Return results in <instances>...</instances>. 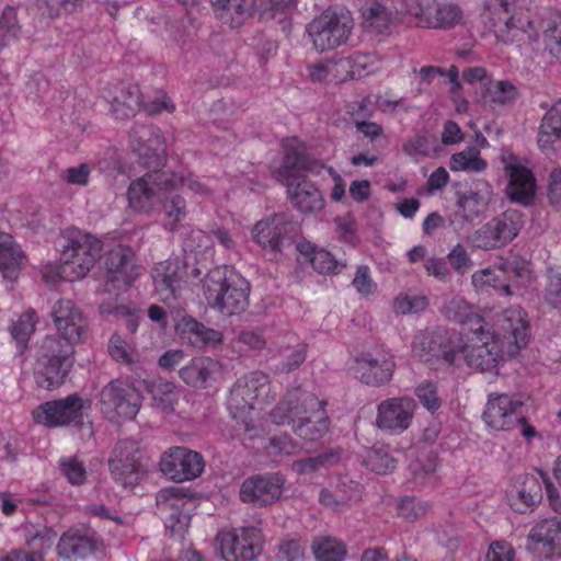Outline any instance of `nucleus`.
I'll return each instance as SVG.
<instances>
[{
    "mask_svg": "<svg viewBox=\"0 0 561 561\" xmlns=\"http://www.w3.org/2000/svg\"><path fill=\"white\" fill-rule=\"evenodd\" d=\"M50 317L58 335L44 340L34 366L36 385L47 390L64 383L73 365V346L83 341L87 330L84 317L71 299L54 302Z\"/></svg>",
    "mask_w": 561,
    "mask_h": 561,
    "instance_id": "1",
    "label": "nucleus"
},
{
    "mask_svg": "<svg viewBox=\"0 0 561 561\" xmlns=\"http://www.w3.org/2000/svg\"><path fill=\"white\" fill-rule=\"evenodd\" d=\"M526 314L519 307L504 312L503 341L489 327L460 336L456 341L457 359L462 357L469 367L481 371H495L506 356L513 357L527 344L529 332Z\"/></svg>",
    "mask_w": 561,
    "mask_h": 561,
    "instance_id": "2",
    "label": "nucleus"
},
{
    "mask_svg": "<svg viewBox=\"0 0 561 561\" xmlns=\"http://www.w3.org/2000/svg\"><path fill=\"white\" fill-rule=\"evenodd\" d=\"M542 33L545 49L557 56L561 51V12L549 10L531 16L529 12H518L504 22V27L495 30V37L504 44H517L523 56L535 59L542 47L539 42Z\"/></svg>",
    "mask_w": 561,
    "mask_h": 561,
    "instance_id": "3",
    "label": "nucleus"
},
{
    "mask_svg": "<svg viewBox=\"0 0 561 561\" xmlns=\"http://www.w3.org/2000/svg\"><path fill=\"white\" fill-rule=\"evenodd\" d=\"M283 162L274 176L287 187L290 203L301 213H314L323 208V197L319 188L307 179L306 172L312 169L306 142L298 137L282 140Z\"/></svg>",
    "mask_w": 561,
    "mask_h": 561,
    "instance_id": "4",
    "label": "nucleus"
},
{
    "mask_svg": "<svg viewBox=\"0 0 561 561\" xmlns=\"http://www.w3.org/2000/svg\"><path fill=\"white\" fill-rule=\"evenodd\" d=\"M102 241L77 228H68L62 233V244L57 263H48L42 270L47 285L58 280L76 282L84 278L100 256Z\"/></svg>",
    "mask_w": 561,
    "mask_h": 561,
    "instance_id": "5",
    "label": "nucleus"
},
{
    "mask_svg": "<svg viewBox=\"0 0 561 561\" xmlns=\"http://www.w3.org/2000/svg\"><path fill=\"white\" fill-rule=\"evenodd\" d=\"M325 405L313 393L296 388L286 393L270 416L274 424L291 425L300 438L316 442L329 430Z\"/></svg>",
    "mask_w": 561,
    "mask_h": 561,
    "instance_id": "6",
    "label": "nucleus"
},
{
    "mask_svg": "<svg viewBox=\"0 0 561 561\" xmlns=\"http://www.w3.org/2000/svg\"><path fill=\"white\" fill-rule=\"evenodd\" d=\"M249 294L248 280L227 267L210 271L204 280L207 304L225 316L243 312L249 305Z\"/></svg>",
    "mask_w": 561,
    "mask_h": 561,
    "instance_id": "7",
    "label": "nucleus"
},
{
    "mask_svg": "<svg viewBox=\"0 0 561 561\" xmlns=\"http://www.w3.org/2000/svg\"><path fill=\"white\" fill-rule=\"evenodd\" d=\"M354 18L344 5L334 4L314 16L306 32L318 51H328L346 45L354 31Z\"/></svg>",
    "mask_w": 561,
    "mask_h": 561,
    "instance_id": "8",
    "label": "nucleus"
},
{
    "mask_svg": "<svg viewBox=\"0 0 561 561\" xmlns=\"http://www.w3.org/2000/svg\"><path fill=\"white\" fill-rule=\"evenodd\" d=\"M531 280L530 263L518 259L501 261L474 272L471 277V283L478 291L494 289L505 297L522 294V289L529 287Z\"/></svg>",
    "mask_w": 561,
    "mask_h": 561,
    "instance_id": "9",
    "label": "nucleus"
},
{
    "mask_svg": "<svg viewBox=\"0 0 561 561\" xmlns=\"http://www.w3.org/2000/svg\"><path fill=\"white\" fill-rule=\"evenodd\" d=\"M91 401L79 393L41 403L32 411L33 421L48 428L81 427Z\"/></svg>",
    "mask_w": 561,
    "mask_h": 561,
    "instance_id": "10",
    "label": "nucleus"
},
{
    "mask_svg": "<svg viewBox=\"0 0 561 561\" xmlns=\"http://www.w3.org/2000/svg\"><path fill=\"white\" fill-rule=\"evenodd\" d=\"M396 3L422 28L450 30L462 20L461 8L450 0H396Z\"/></svg>",
    "mask_w": 561,
    "mask_h": 561,
    "instance_id": "11",
    "label": "nucleus"
},
{
    "mask_svg": "<svg viewBox=\"0 0 561 561\" xmlns=\"http://www.w3.org/2000/svg\"><path fill=\"white\" fill-rule=\"evenodd\" d=\"M271 396L270 377L263 371H251L240 377L230 389L227 409L233 419H243L256 401L268 402Z\"/></svg>",
    "mask_w": 561,
    "mask_h": 561,
    "instance_id": "12",
    "label": "nucleus"
},
{
    "mask_svg": "<svg viewBox=\"0 0 561 561\" xmlns=\"http://www.w3.org/2000/svg\"><path fill=\"white\" fill-rule=\"evenodd\" d=\"M108 466L114 480L125 489H134L148 473L139 442L133 438L122 439L115 445Z\"/></svg>",
    "mask_w": 561,
    "mask_h": 561,
    "instance_id": "13",
    "label": "nucleus"
},
{
    "mask_svg": "<svg viewBox=\"0 0 561 561\" xmlns=\"http://www.w3.org/2000/svg\"><path fill=\"white\" fill-rule=\"evenodd\" d=\"M300 233L297 222L286 214H274L254 224L252 240L264 251L278 253L290 247Z\"/></svg>",
    "mask_w": 561,
    "mask_h": 561,
    "instance_id": "14",
    "label": "nucleus"
},
{
    "mask_svg": "<svg viewBox=\"0 0 561 561\" xmlns=\"http://www.w3.org/2000/svg\"><path fill=\"white\" fill-rule=\"evenodd\" d=\"M216 543L225 561H252L262 552L263 534L253 526L222 529Z\"/></svg>",
    "mask_w": 561,
    "mask_h": 561,
    "instance_id": "15",
    "label": "nucleus"
},
{
    "mask_svg": "<svg viewBox=\"0 0 561 561\" xmlns=\"http://www.w3.org/2000/svg\"><path fill=\"white\" fill-rule=\"evenodd\" d=\"M457 340L458 333L456 331L445 328L427 329L414 335L412 353L424 363L436 359L446 365H454L457 362Z\"/></svg>",
    "mask_w": 561,
    "mask_h": 561,
    "instance_id": "16",
    "label": "nucleus"
},
{
    "mask_svg": "<svg viewBox=\"0 0 561 561\" xmlns=\"http://www.w3.org/2000/svg\"><path fill=\"white\" fill-rule=\"evenodd\" d=\"M105 99L111 103L112 114L116 119L134 117L136 111L141 107L149 115H156L162 111L172 113L175 110L174 103L164 92H160L156 100L144 102L139 87L136 84L123 88L119 96L111 99L106 95Z\"/></svg>",
    "mask_w": 561,
    "mask_h": 561,
    "instance_id": "17",
    "label": "nucleus"
},
{
    "mask_svg": "<svg viewBox=\"0 0 561 561\" xmlns=\"http://www.w3.org/2000/svg\"><path fill=\"white\" fill-rule=\"evenodd\" d=\"M172 186L167 171L148 172L130 182L127 190L128 207L135 213L149 215L154 209L157 195L171 191Z\"/></svg>",
    "mask_w": 561,
    "mask_h": 561,
    "instance_id": "18",
    "label": "nucleus"
},
{
    "mask_svg": "<svg viewBox=\"0 0 561 561\" xmlns=\"http://www.w3.org/2000/svg\"><path fill=\"white\" fill-rule=\"evenodd\" d=\"M522 227V215L516 210H506L477 230L476 244L483 250L505 247L517 237Z\"/></svg>",
    "mask_w": 561,
    "mask_h": 561,
    "instance_id": "19",
    "label": "nucleus"
},
{
    "mask_svg": "<svg viewBox=\"0 0 561 561\" xmlns=\"http://www.w3.org/2000/svg\"><path fill=\"white\" fill-rule=\"evenodd\" d=\"M100 402L105 413L133 420L139 412L141 394L130 382L116 379L103 387Z\"/></svg>",
    "mask_w": 561,
    "mask_h": 561,
    "instance_id": "20",
    "label": "nucleus"
},
{
    "mask_svg": "<svg viewBox=\"0 0 561 561\" xmlns=\"http://www.w3.org/2000/svg\"><path fill=\"white\" fill-rule=\"evenodd\" d=\"M133 251L127 245L118 244L111 249L104 259L105 291L118 296L125 291L138 274L133 263Z\"/></svg>",
    "mask_w": 561,
    "mask_h": 561,
    "instance_id": "21",
    "label": "nucleus"
},
{
    "mask_svg": "<svg viewBox=\"0 0 561 561\" xmlns=\"http://www.w3.org/2000/svg\"><path fill=\"white\" fill-rule=\"evenodd\" d=\"M157 504L163 512H170L164 520L165 530L171 537L182 538L190 526L191 515L185 507L192 499L182 486L162 489L157 494Z\"/></svg>",
    "mask_w": 561,
    "mask_h": 561,
    "instance_id": "22",
    "label": "nucleus"
},
{
    "mask_svg": "<svg viewBox=\"0 0 561 561\" xmlns=\"http://www.w3.org/2000/svg\"><path fill=\"white\" fill-rule=\"evenodd\" d=\"M416 403L411 397H393L377 405L376 425L390 434L399 435L412 424Z\"/></svg>",
    "mask_w": 561,
    "mask_h": 561,
    "instance_id": "23",
    "label": "nucleus"
},
{
    "mask_svg": "<svg viewBox=\"0 0 561 561\" xmlns=\"http://www.w3.org/2000/svg\"><path fill=\"white\" fill-rule=\"evenodd\" d=\"M523 402L517 396L490 394L483 420L485 424L495 431H511L524 420L520 411Z\"/></svg>",
    "mask_w": 561,
    "mask_h": 561,
    "instance_id": "24",
    "label": "nucleus"
},
{
    "mask_svg": "<svg viewBox=\"0 0 561 561\" xmlns=\"http://www.w3.org/2000/svg\"><path fill=\"white\" fill-rule=\"evenodd\" d=\"M161 472L173 481H190L202 474L204 459L201 454L185 447H172L160 460Z\"/></svg>",
    "mask_w": 561,
    "mask_h": 561,
    "instance_id": "25",
    "label": "nucleus"
},
{
    "mask_svg": "<svg viewBox=\"0 0 561 561\" xmlns=\"http://www.w3.org/2000/svg\"><path fill=\"white\" fill-rule=\"evenodd\" d=\"M103 541L89 527H71L58 540L57 552L60 558L69 561L85 560L101 550Z\"/></svg>",
    "mask_w": 561,
    "mask_h": 561,
    "instance_id": "26",
    "label": "nucleus"
},
{
    "mask_svg": "<svg viewBox=\"0 0 561 561\" xmlns=\"http://www.w3.org/2000/svg\"><path fill=\"white\" fill-rule=\"evenodd\" d=\"M501 160L510 178L506 188L510 198L524 205L530 204L536 193V181L531 170L512 152H504Z\"/></svg>",
    "mask_w": 561,
    "mask_h": 561,
    "instance_id": "27",
    "label": "nucleus"
},
{
    "mask_svg": "<svg viewBox=\"0 0 561 561\" xmlns=\"http://www.w3.org/2000/svg\"><path fill=\"white\" fill-rule=\"evenodd\" d=\"M285 479L280 473L255 474L240 486V500L257 506L273 504L280 499Z\"/></svg>",
    "mask_w": 561,
    "mask_h": 561,
    "instance_id": "28",
    "label": "nucleus"
},
{
    "mask_svg": "<svg viewBox=\"0 0 561 561\" xmlns=\"http://www.w3.org/2000/svg\"><path fill=\"white\" fill-rule=\"evenodd\" d=\"M129 146L135 152L139 162L152 168L158 165L165 151V141L161 130L152 125H141L131 129L129 134Z\"/></svg>",
    "mask_w": 561,
    "mask_h": 561,
    "instance_id": "29",
    "label": "nucleus"
},
{
    "mask_svg": "<svg viewBox=\"0 0 561 561\" xmlns=\"http://www.w3.org/2000/svg\"><path fill=\"white\" fill-rule=\"evenodd\" d=\"M527 547L540 559L561 557V519L550 517L535 524L528 534Z\"/></svg>",
    "mask_w": 561,
    "mask_h": 561,
    "instance_id": "30",
    "label": "nucleus"
},
{
    "mask_svg": "<svg viewBox=\"0 0 561 561\" xmlns=\"http://www.w3.org/2000/svg\"><path fill=\"white\" fill-rule=\"evenodd\" d=\"M394 367L393 356L389 353H363L355 357L352 369L360 382L367 386H381L392 378Z\"/></svg>",
    "mask_w": 561,
    "mask_h": 561,
    "instance_id": "31",
    "label": "nucleus"
},
{
    "mask_svg": "<svg viewBox=\"0 0 561 561\" xmlns=\"http://www.w3.org/2000/svg\"><path fill=\"white\" fill-rule=\"evenodd\" d=\"M222 373L221 364L208 356H196L179 370L181 380L188 387L203 390L211 388Z\"/></svg>",
    "mask_w": 561,
    "mask_h": 561,
    "instance_id": "32",
    "label": "nucleus"
},
{
    "mask_svg": "<svg viewBox=\"0 0 561 561\" xmlns=\"http://www.w3.org/2000/svg\"><path fill=\"white\" fill-rule=\"evenodd\" d=\"M542 500V483L540 478L534 474H522L516 478L507 492V501L511 508L525 514L534 511Z\"/></svg>",
    "mask_w": 561,
    "mask_h": 561,
    "instance_id": "33",
    "label": "nucleus"
},
{
    "mask_svg": "<svg viewBox=\"0 0 561 561\" xmlns=\"http://www.w3.org/2000/svg\"><path fill=\"white\" fill-rule=\"evenodd\" d=\"M394 8L392 11L386 3L379 1L366 2L360 8L362 27L373 35H386L390 33L391 26L399 14H405L400 11L401 5L391 0Z\"/></svg>",
    "mask_w": 561,
    "mask_h": 561,
    "instance_id": "34",
    "label": "nucleus"
},
{
    "mask_svg": "<svg viewBox=\"0 0 561 561\" xmlns=\"http://www.w3.org/2000/svg\"><path fill=\"white\" fill-rule=\"evenodd\" d=\"M185 268L179 260L168 259L157 263L151 272L157 294L164 302L178 297L183 283Z\"/></svg>",
    "mask_w": 561,
    "mask_h": 561,
    "instance_id": "35",
    "label": "nucleus"
},
{
    "mask_svg": "<svg viewBox=\"0 0 561 561\" xmlns=\"http://www.w3.org/2000/svg\"><path fill=\"white\" fill-rule=\"evenodd\" d=\"M443 316L449 321L459 323L462 327L460 336L480 331L488 327L485 319L477 312L476 308L469 305L462 297L456 296L442 307Z\"/></svg>",
    "mask_w": 561,
    "mask_h": 561,
    "instance_id": "36",
    "label": "nucleus"
},
{
    "mask_svg": "<svg viewBox=\"0 0 561 561\" xmlns=\"http://www.w3.org/2000/svg\"><path fill=\"white\" fill-rule=\"evenodd\" d=\"M216 16L232 28L242 26L256 10L257 0H211Z\"/></svg>",
    "mask_w": 561,
    "mask_h": 561,
    "instance_id": "37",
    "label": "nucleus"
},
{
    "mask_svg": "<svg viewBox=\"0 0 561 561\" xmlns=\"http://www.w3.org/2000/svg\"><path fill=\"white\" fill-rule=\"evenodd\" d=\"M175 331L180 339L196 348L216 345L221 342V333L205 327L192 317H183L176 324Z\"/></svg>",
    "mask_w": 561,
    "mask_h": 561,
    "instance_id": "38",
    "label": "nucleus"
},
{
    "mask_svg": "<svg viewBox=\"0 0 561 561\" xmlns=\"http://www.w3.org/2000/svg\"><path fill=\"white\" fill-rule=\"evenodd\" d=\"M277 352L282 359L276 367V371L288 374L295 371L305 363L308 345L296 333L287 332L277 344Z\"/></svg>",
    "mask_w": 561,
    "mask_h": 561,
    "instance_id": "39",
    "label": "nucleus"
},
{
    "mask_svg": "<svg viewBox=\"0 0 561 561\" xmlns=\"http://www.w3.org/2000/svg\"><path fill=\"white\" fill-rule=\"evenodd\" d=\"M537 142L543 153H551L561 149V103L552 106L543 115Z\"/></svg>",
    "mask_w": 561,
    "mask_h": 561,
    "instance_id": "40",
    "label": "nucleus"
},
{
    "mask_svg": "<svg viewBox=\"0 0 561 561\" xmlns=\"http://www.w3.org/2000/svg\"><path fill=\"white\" fill-rule=\"evenodd\" d=\"M25 254L11 234L0 233V272L4 278L15 279L24 265Z\"/></svg>",
    "mask_w": 561,
    "mask_h": 561,
    "instance_id": "41",
    "label": "nucleus"
},
{
    "mask_svg": "<svg viewBox=\"0 0 561 561\" xmlns=\"http://www.w3.org/2000/svg\"><path fill=\"white\" fill-rule=\"evenodd\" d=\"M297 249L301 254L309 257L312 268L320 274H336L346 266L345 263L335 260L331 252L316 248L310 242L298 243Z\"/></svg>",
    "mask_w": 561,
    "mask_h": 561,
    "instance_id": "42",
    "label": "nucleus"
},
{
    "mask_svg": "<svg viewBox=\"0 0 561 561\" xmlns=\"http://www.w3.org/2000/svg\"><path fill=\"white\" fill-rule=\"evenodd\" d=\"M153 405L164 413L174 411L180 398L179 388L171 381L161 378L152 379L148 385Z\"/></svg>",
    "mask_w": 561,
    "mask_h": 561,
    "instance_id": "43",
    "label": "nucleus"
},
{
    "mask_svg": "<svg viewBox=\"0 0 561 561\" xmlns=\"http://www.w3.org/2000/svg\"><path fill=\"white\" fill-rule=\"evenodd\" d=\"M488 162L481 157L477 147H467L455 152L449 158V169L453 172H465L468 174L482 173L486 170Z\"/></svg>",
    "mask_w": 561,
    "mask_h": 561,
    "instance_id": "44",
    "label": "nucleus"
},
{
    "mask_svg": "<svg viewBox=\"0 0 561 561\" xmlns=\"http://www.w3.org/2000/svg\"><path fill=\"white\" fill-rule=\"evenodd\" d=\"M311 549L317 561H345L347 556L345 543L332 536H317Z\"/></svg>",
    "mask_w": 561,
    "mask_h": 561,
    "instance_id": "45",
    "label": "nucleus"
},
{
    "mask_svg": "<svg viewBox=\"0 0 561 561\" xmlns=\"http://www.w3.org/2000/svg\"><path fill=\"white\" fill-rule=\"evenodd\" d=\"M161 222L164 229L174 232L179 229L180 222L187 215L186 201L183 196L175 194L161 202Z\"/></svg>",
    "mask_w": 561,
    "mask_h": 561,
    "instance_id": "46",
    "label": "nucleus"
},
{
    "mask_svg": "<svg viewBox=\"0 0 561 561\" xmlns=\"http://www.w3.org/2000/svg\"><path fill=\"white\" fill-rule=\"evenodd\" d=\"M482 100L486 104H501L512 102L517 96L516 87L506 80H488L482 85Z\"/></svg>",
    "mask_w": 561,
    "mask_h": 561,
    "instance_id": "47",
    "label": "nucleus"
},
{
    "mask_svg": "<svg viewBox=\"0 0 561 561\" xmlns=\"http://www.w3.org/2000/svg\"><path fill=\"white\" fill-rule=\"evenodd\" d=\"M168 178L173 184L171 191L187 186L195 195L208 196L213 193V190L186 167H180L178 171L168 172Z\"/></svg>",
    "mask_w": 561,
    "mask_h": 561,
    "instance_id": "48",
    "label": "nucleus"
},
{
    "mask_svg": "<svg viewBox=\"0 0 561 561\" xmlns=\"http://www.w3.org/2000/svg\"><path fill=\"white\" fill-rule=\"evenodd\" d=\"M20 35L16 9L7 5L0 14V49L16 43Z\"/></svg>",
    "mask_w": 561,
    "mask_h": 561,
    "instance_id": "49",
    "label": "nucleus"
},
{
    "mask_svg": "<svg viewBox=\"0 0 561 561\" xmlns=\"http://www.w3.org/2000/svg\"><path fill=\"white\" fill-rule=\"evenodd\" d=\"M37 321L38 317L36 311L28 309L12 323L10 332L21 351L26 347L31 335L35 331Z\"/></svg>",
    "mask_w": 561,
    "mask_h": 561,
    "instance_id": "50",
    "label": "nucleus"
},
{
    "mask_svg": "<svg viewBox=\"0 0 561 561\" xmlns=\"http://www.w3.org/2000/svg\"><path fill=\"white\" fill-rule=\"evenodd\" d=\"M364 463L370 471L378 474H386L392 471L396 467V460L383 446H374L367 449L364 457Z\"/></svg>",
    "mask_w": 561,
    "mask_h": 561,
    "instance_id": "51",
    "label": "nucleus"
},
{
    "mask_svg": "<svg viewBox=\"0 0 561 561\" xmlns=\"http://www.w3.org/2000/svg\"><path fill=\"white\" fill-rule=\"evenodd\" d=\"M351 61L355 79L375 73L382 65V58L376 53H353L351 54Z\"/></svg>",
    "mask_w": 561,
    "mask_h": 561,
    "instance_id": "52",
    "label": "nucleus"
},
{
    "mask_svg": "<svg viewBox=\"0 0 561 561\" xmlns=\"http://www.w3.org/2000/svg\"><path fill=\"white\" fill-rule=\"evenodd\" d=\"M108 353L118 363L131 365L139 360L135 346L118 334H113L108 342Z\"/></svg>",
    "mask_w": 561,
    "mask_h": 561,
    "instance_id": "53",
    "label": "nucleus"
},
{
    "mask_svg": "<svg viewBox=\"0 0 561 561\" xmlns=\"http://www.w3.org/2000/svg\"><path fill=\"white\" fill-rule=\"evenodd\" d=\"M420 404L432 415L435 414L443 404V400L438 394L437 385L430 380L420 382L414 390Z\"/></svg>",
    "mask_w": 561,
    "mask_h": 561,
    "instance_id": "54",
    "label": "nucleus"
},
{
    "mask_svg": "<svg viewBox=\"0 0 561 561\" xmlns=\"http://www.w3.org/2000/svg\"><path fill=\"white\" fill-rule=\"evenodd\" d=\"M430 504L415 496H402L396 501V511L399 517L408 522H415L428 511Z\"/></svg>",
    "mask_w": 561,
    "mask_h": 561,
    "instance_id": "55",
    "label": "nucleus"
},
{
    "mask_svg": "<svg viewBox=\"0 0 561 561\" xmlns=\"http://www.w3.org/2000/svg\"><path fill=\"white\" fill-rule=\"evenodd\" d=\"M101 316L104 318H125L127 319V329L135 332L138 328V310L116 302H103L99 307Z\"/></svg>",
    "mask_w": 561,
    "mask_h": 561,
    "instance_id": "56",
    "label": "nucleus"
},
{
    "mask_svg": "<svg viewBox=\"0 0 561 561\" xmlns=\"http://www.w3.org/2000/svg\"><path fill=\"white\" fill-rule=\"evenodd\" d=\"M339 458V453L331 450L329 453L320 454L316 457L296 460L293 462L291 469L298 474L310 473L321 467L337 462Z\"/></svg>",
    "mask_w": 561,
    "mask_h": 561,
    "instance_id": "57",
    "label": "nucleus"
},
{
    "mask_svg": "<svg viewBox=\"0 0 561 561\" xmlns=\"http://www.w3.org/2000/svg\"><path fill=\"white\" fill-rule=\"evenodd\" d=\"M428 306V299L423 295L401 294L393 302V310L398 314L417 313Z\"/></svg>",
    "mask_w": 561,
    "mask_h": 561,
    "instance_id": "58",
    "label": "nucleus"
},
{
    "mask_svg": "<svg viewBox=\"0 0 561 561\" xmlns=\"http://www.w3.org/2000/svg\"><path fill=\"white\" fill-rule=\"evenodd\" d=\"M300 448V445L287 434L271 437L266 446L267 454L273 457L297 455Z\"/></svg>",
    "mask_w": 561,
    "mask_h": 561,
    "instance_id": "59",
    "label": "nucleus"
},
{
    "mask_svg": "<svg viewBox=\"0 0 561 561\" xmlns=\"http://www.w3.org/2000/svg\"><path fill=\"white\" fill-rule=\"evenodd\" d=\"M410 471L413 476V480L415 483L423 484L425 478H431L437 468V456L433 453H430L424 461L417 459L414 462H411Z\"/></svg>",
    "mask_w": 561,
    "mask_h": 561,
    "instance_id": "60",
    "label": "nucleus"
},
{
    "mask_svg": "<svg viewBox=\"0 0 561 561\" xmlns=\"http://www.w3.org/2000/svg\"><path fill=\"white\" fill-rule=\"evenodd\" d=\"M91 172L92 168L89 163H80L65 169L60 174V179L67 184L84 187L90 182Z\"/></svg>",
    "mask_w": 561,
    "mask_h": 561,
    "instance_id": "61",
    "label": "nucleus"
},
{
    "mask_svg": "<svg viewBox=\"0 0 561 561\" xmlns=\"http://www.w3.org/2000/svg\"><path fill=\"white\" fill-rule=\"evenodd\" d=\"M278 561H305V545L299 539H287L279 543Z\"/></svg>",
    "mask_w": 561,
    "mask_h": 561,
    "instance_id": "62",
    "label": "nucleus"
},
{
    "mask_svg": "<svg viewBox=\"0 0 561 561\" xmlns=\"http://www.w3.org/2000/svg\"><path fill=\"white\" fill-rule=\"evenodd\" d=\"M481 204L484 203L477 192L462 193L459 194L457 198V206L462 211V216L466 220H471L480 214Z\"/></svg>",
    "mask_w": 561,
    "mask_h": 561,
    "instance_id": "63",
    "label": "nucleus"
},
{
    "mask_svg": "<svg viewBox=\"0 0 561 561\" xmlns=\"http://www.w3.org/2000/svg\"><path fill=\"white\" fill-rule=\"evenodd\" d=\"M331 62V80L340 83L347 80H354L351 54L330 59Z\"/></svg>",
    "mask_w": 561,
    "mask_h": 561,
    "instance_id": "64",
    "label": "nucleus"
}]
</instances>
